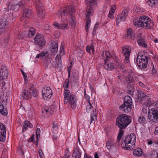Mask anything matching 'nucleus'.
Listing matches in <instances>:
<instances>
[{
	"label": "nucleus",
	"instance_id": "obj_27",
	"mask_svg": "<svg viewBox=\"0 0 158 158\" xmlns=\"http://www.w3.org/2000/svg\"><path fill=\"white\" fill-rule=\"evenodd\" d=\"M104 64L103 65L104 68L107 70H112L114 69V64L113 63H109L106 61L104 62Z\"/></svg>",
	"mask_w": 158,
	"mask_h": 158
},
{
	"label": "nucleus",
	"instance_id": "obj_14",
	"mask_svg": "<svg viewBox=\"0 0 158 158\" xmlns=\"http://www.w3.org/2000/svg\"><path fill=\"white\" fill-rule=\"evenodd\" d=\"M137 41L139 45L145 48H147V44L145 42L144 36L142 33L138 34Z\"/></svg>",
	"mask_w": 158,
	"mask_h": 158
},
{
	"label": "nucleus",
	"instance_id": "obj_31",
	"mask_svg": "<svg viewBox=\"0 0 158 158\" xmlns=\"http://www.w3.org/2000/svg\"><path fill=\"white\" fill-rule=\"evenodd\" d=\"M143 153L142 149L140 148L135 149L133 152V155L135 156H140Z\"/></svg>",
	"mask_w": 158,
	"mask_h": 158
},
{
	"label": "nucleus",
	"instance_id": "obj_49",
	"mask_svg": "<svg viewBox=\"0 0 158 158\" xmlns=\"http://www.w3.org/2000/svg\"><path fill=\"white\" fill-rule=\"evenodd\" d=\"M69 80L68 79H66L64 85V87L65 89H66L69 85Z\"/></svg>",
	"mask_w": 158,
	"mask_h": 158
},
{
	"label": "nucleus",
	"instance_id": "obj_1",
	"mask_svg": "<svg viewBox=\"0 0 158 158\" xmlns=\"http://www.w3.org/2000/svg\"><path fill=\"white\" fill-rule=\"evenodd\" d=\"M133 23L134 25L137 27H142L146 29H150L153 26V23L149 17L146 15L140 16L139 18L135 19Z\"/></svg>",
	"mask_w": 158,
	"mask_h": 158
},
{
	"label": "nucleus",
	"instance_id": "obj_43",
	"mask_svg": "<svg viewBox=\"0 0 158 158\" xmlns=\"http://www.w3.org/2000/svg\"><path fill=\"white\" fill-rule=\"evenodd\" d=\"M5 126L2 123H0V132L6 131Z\"/></svg>",
	"mask_w": 158,
	"mask_h": 158
},
{
	"label": "nucleus",
	"instance_id": "obj_52",
	"mask_svg": "<svg viewBox=\"0 0 158 158\" xmlns=\"http://www.w3.org/2000/svg\"><path fill=\"white\" fill-rule=\"evenodd\" d=\"M112 145V143L110 141H108L106 142V146L107 148L109 149L111 148Z\"/></svg>",
	"mask_w": 158,
	"mask_h": 158
},
{
	"label": "nucleus",
	"instance_id": "obj_51",
	"mask_svg": "<svg viewBox=\"0 0 158 158\" xmlns=\"http://www.w3.org/2000/svg\"><path fill=\"white\" fill-rule=\"evenodd\" d=\"M114 12L112 10H110L109 11V14L108 15V17L109 18L113 19H114L113 14Z\"/></svg>",
	"mask_w": 158,
	"mask_h": 158
},
{
	"label": "nucleus",
	"instance_id": "obj_56",
	"mask_svg": "<svg viewBox=\"0 0 158 158\" xmlns=\"http://www.w3.org/2000/svg\"><path fill=\"white\" fill-rule=\"evenodd\" d=\"M153 143H154L155 144H157L158 145V140L155 141H154L153 142L151 140L149 141L148 142V143L149 145H150Z\"/></svg>",
	"mask_w": 158,
	"mask_h": 158
},
{
	"label": "nucleus",
	"instance_id": "obj_34",
	"mask_svg": "<svg viewBox=\"0 0 158 158\" xmlns=\"http://www.w3.org/2000/svg\"><path fill=\"white\" fill-rule=\"evenodd\" d=\"M124 103L132 105V102L131 98L129 96H126L124 99Z\"/></svg>",
	"mask_w": 158,
	"mask_h": 158
},
{
	"label": "nucleus",
	"instance_id": "obj_38",
	"mask_svg": "<svg viewBox=\"0 0 158 158\" xmlns=\"http://www.w3.org/2000/svg\"><path fill=\"white\" fill-rule=\"evenodd\" d=\"M6 131L0 132V141H4L6 139Z\"/></svg>",
	"mask_w": 158,
	"mask_h": 158
},
{
	"label": "nucleus",
	"instance_id": "obj_64",
	"mask_svg": "<svg viewBox=\"0 0 158 158\" xmlns=\"http://www.w3.org/2000/svg\"><path fill=\"white\" fill-rule=\"evenodd\" d=\"M154 133L156 135H157V133H158V127H156Z\"/></svg>",
	"mask_w": 158,
	"mask_h": 158
},
{
	"label": "nucleus",
	"instance_id": "obj_11",
	"mask_svg": "<svg viewBox=\"0 0 158 158\" xmlns=\"http://www.w3.org/2000/svg\"><path fill=\"white\" fill-rule=\"evenodd\" d=\"M122 53L125 57L124 61L125 63L129 62V56L130 55L131 49V47L128 45H125L122 48Z\"/></svg>",
	"mask_w": 158,
	"mask_h": 158
},
{
	"label": "nucleus",
	"instance_id": "obj_44",
	"mask_svg": "<svg viewBox=\"0 0 158 158\" xmlns=\"http://www.w3.org/2000/svg\"><path fill=\"white\" fill-rule=\"evenodd\" d=\"M52 130L54 132H55V130L57 131L58 130L57 123L56 122H55L53 123L52 126Z\"/></svg>",
	"mask_w": 158,
	"mask_h": 158
},
{
	"label": "nucleus",
	"instance_id": "obj_25",
	"mask_svg": "<svg viewBox=\"0 0 158 158\" xmlns=\"http://www.w3.org/2000/svg\"><path fill=\"white\" fill-rule=\"evenodd\" d=\"M51 49V51L54 53V54H56L58 50V43L55 41L52 42Z\"/></svg>",
	"mask_w": 158,
	"mask_h": 158
},
{
	"label": "nucleus",
	"instance_id": "obj_62",
	"mask_svg": "<svg viewBox=\"0 0 158 158\" xmlns=\"http://www.w3.org/2000/svg\"><path fill=\"white\" fill-rule=\"evenodd\" d=\"M139 85L140 86L142 87H143L145 86L144 84L142 83V82H139Z\"/></svg>",
	"mask_w": 158,
	"mask_h": 158
},
{
	"label": "nucleus",
	"instance_id": "obj_28",
	"mask_svg": "<svg viewBox=\"0 0 158 158\" xmlns=\"http://www.w3.org/2000/svg\"><path fill=\"white\" fill-rule=\"evenodd\" d=\"M35 29L34 28L32 27H30L29 29L26 32V35L29 37H32L35 35Z\"/></svg>",
	"mask_w": 158,
	"mask_h": 158
},
{
	"label": "nucleus",
	"instance_id": "obj_26",
	"mask_svg": "<svg viewBox=\"0 0 158 158\" xmlns=\"http://www.w3.org/2000/svg\"><path fill=\"white\" fill-rule=\"evenodd\" d=\"M126 37L132 40L134 39L135 36L132 29L131 28L127 29V34Z\"/></svg>",
	"mask_w": 158,
	"mask_h": 158
},
{
	"label": "nucleus",
	"instance_id": "obj_45",
	"mask_svg": "<svg viewBox=\"0 0 158 158\" xmlns=\"http://www.w3.org/2000/svg\"><path fill=\"white\" fill-rule=\"evenodd\" d=\"M31 95L34 97H37L38 95V91L37 89H34L32 91Z\"/></svg>",
	"mask_w": 158,
	"mask_h": 158
},
{
	"label": "nucleus",
	"instance_id": "obj_63",
	"mask_svg": "<svg viewBox=\"0 0 158 158\" xmlns=\"http://www.w3.org/2000/svg\"><path fill=\"white\" fill-rule=\"evenodd\" d=\"M97 29L95 28L94 27L93 29V31L92 33V34L93 35H94L96 33V30Z\"/></svg>",
	"mask_w": 158,
	"mask_h": 158
},
{
	"label": "nucleus",
	"instance_id": "obj_55",
	"mask_svg": "<svg viewBox=\"0 0 158 158\" xmlns=\"http://www.w3.org/2000/svg\"><path fill=\"white\" fill-rule=\"evenodd\" d=\"M151 68H152V73L154 74H155L156 72V69L155 68L154 65L153 64H152V66L151 67Z\"/></svg>",
	"mask_w": 158,
	"mask_h": 158
},
{
	"label": "nucleus",
	"instance_id": "obj_18",
	"mask_svg": "<svg viewBox=\"0 0 158 158\" xmlns=\"http://www.w3.org/2000/svg\"><path fill=\"white\" fill-rule=\"evenodd\" d=\"M22 98L25 100L30 99L31 97V94L30 92L27 89H24L22 91L21 95Z\"/></svg>",
	"mask_w": 158,
	"mask_h": 158
},
{
	"label": "nucleus",
	"instance_id": "obj_33",
	"mask_svg": "<svg viewBox=\"0 0 158 158\" xmlns=\"http://www.w3.org/2000/svg\"><path fill=\"white\" fill-rule=\"evenodd\" d=\"M93 45V44L92 43L90 46L88 45L86 47V50L87 52L89 53H90L92 52L93 54H94V49Z\"/></svg>",
	"mask_w": 158,
	"mask_h": 158
},
{
	"label": "nucleus",
	"instance_id": "obj_57",
	"mask_svg": "<svg viewBox=\"0 0 158 158\" xmlns=\"http://www.w3.org/2000/svg\"><path fill=\"white\" fill-rule=\"evenodd\" d=\"M21 72L23 74V75L24 77V78L25 80H26V79L27 78V76L26 74V73L24 72L23 70H21Z\"/></svg>",
	"mask_w": 158,
	"mask_h": 158
},
{
	"label": "nucleus",
	"instance_id": "obj_20",
	"mask_svg": "<svg viewBox=\"0 0 158 158\" xmlns=\"http://www.w3.org/2000/svg\"><path fill=\"white\" fill-rule=\"evenodd\" d=\"M8 75V72L6 68L2 67L0 71V76L2 79H5L7 78Z\"/></svg>",
	"mask_w": 158,
	"mask_h": 158
},
{
	"label": "nucleus",
	"instance_id": "obj_13",
	"mask_svg": "<svg viewBox=\"0 0 158 158\" xmlns=\"http://www.w3.org/2000/svg\"><path fill=\"white\" fill-rule=\"evenodd\" d=\"M128 15V11L127 10H123L122 13L118 14L116 18V24L118 25L119 23L125 20Z\"/></svg>",
	"mask_w": 158,
	"mask_h": 158
},
{
	"label": "nucleus",
	"instance_id": "obj_6",
	"mask_svg": "<svg viewBox=\"0 0 158 158\" xmlns=\"http://www.w3.org/2000/svg\"><path fill=\"white\" fill-rule=\"evenodd\" d=\"M148 57L145 55H140L139 53L137 56L136 62L139 68L141 69L147 67L148 63Z\"/></svg>",
	"mask_w": 158,
	"mask_h": 158
},
{
	"label": "nucleus",
	"instance_id": "obj_48",
	"mask_svg": "<svg viewBox=\"0 0 158 158\" xmlns=\"http://www.w3.org/2000/svg\"><path fill=\"white\" fill-rule=\"evenodd\" d=\"M46 54V53L45 52L43 51L41 53L37 54L36 56V58H38L40 57H43L45 56Z\"/></svg>",
	"mask_w": 158,
	"mask_h": 158
},
{
	"label": "nucleus",
	"instance_id": "obj_40",
	"mask_svg": "<svg viewBox=\"0 0 158 158\" xmlns=\"http://www.w3.org/2000/svg\"><path fill=\"white\" fill-rule=\"evenodd\" d=\"M123 128H119V131L117 136L118 140L119 141L123 136V134L124 131L122 130Z\"/></svg>",
	"mask_w": 158,
	"mask_h": 158
},
{
	"label": "nucleus",
	"instance_id": "obj_7",
	"mask_svg": "<svg viewBox=\"0 0 158 158\" xmlns=\"http://www.w3.org/2000/svg\"><path fill=\"white\" fill-rule=\"evenodd\" d=\"M94 9L92 7L90 6H88L86 9V12L85 14L86 17L87 18L86 20V24L85 28L86 31H88V29L89 28V24L90 23L91 19L90 18V16H92L94 14Z\"/></svg>",
	"mask_w": 158,
	"mask_h": 158
},
{
	"label": "nucleus",
	"instance_id": "obj_53",
	"mask_svg": "<svg viewBox=\"0 0 158 158\" xmlns=\"http://www.w3.org/2000/svg\"><path fill=\"white\" fill-rule=\"evenodd\" d=\"M73 65V62L70 63L69 65H68L67 68V70L68 71L71 72V68Z\"/></svg>",
	"mask_w": 158,
	"mask_h": 158
},
{
	"label": "nucleus",
	"instance_id": "obj_42",
	"mask_svg": "<svg viewBox=\"0 0 158 158\" xmlns=\"http://www.w3.org/2000/svg\"><path fill=\"white\" fill-rule=\"evenodd\" d=\"M138 121L140 123H144L146 121V118L143 116L141 115L138 118Z\"/></svg>",
	"mask_w": 158,
	"mask_h": 158
},
{
	"label": "nucleus",
	"instance_id": "obj_30",
	"mask_svg": "<svg viewBox=\"0 0 158 158\" xmlns=\"http://www.w3.org/2000/svg\"><path fill=\"white\" fill-rule=\"evenodd\" d=\"M0 114L4 116H6L7 114V109L4 108L3 105L1 102H0Z\"/></svg>",
	"mask_w": 158,
	"mask_h": 158
},
{
	"label": "nucleus",
	"instance_id": "obj_15",
	"mask_svg": "<svg viewBox=\"0 0 158 158\" xmlns=\"http://www.w3.org/2000/svg\"><path fill=\"white\" fill-rule=\"evenodd\" d=\"M52 25L54 26L55 28L58 29L62 30H65L67 29L68 27V23H59L57 22H54Z\"/></svg>",
	"mask_w": 158,
	"mask_h": 158
},
{
	"label": "nucleus",
	"instance_id": "obj_50",
	"mask_svg": "<svg viewBox=\"0 0 158 158\" xmlns=\"http://www.w3.org/2000/svg\"><path fill=\"white\" fill-rule=\"evenodd\" d=\"M12 5V3L9 2H7L6 4V6H5V8L7 9L8 10H11V6Z\"/></svg>",
	"mask_w": 158,
	"mask_h": 158
},
{
	"label": "nucleus",
	"instance_id": "obj_19",
	"mask_svg": "<svg viewBox=\"0 0 158 158\" xmlns=\"http://www.w3.org/2000/svg\"><path fill=\"white\" fill-rule=\"evenodd\" d=\"M81 153L82 152L79 148V147L77 146L74 148L72 156L73 158H81Z\"/></svg>",
	"mask_w": 158,
	"mask_h": 158
},
{
	"label": "nucleus",
	"instance_id": "obj_22",
	"mask_svg": "<svg viewBox=\"0 0 158 158\" xmlns=\"http://www.w3.org/2000/svg\"><path fill=\"white\" fill-rule=\"evenodd\" d=\"M8 23L6 19H0V30L2 32L7 27Z\"/></svg>",
	"mask_w": 158,
	"mask_h": 158
},
{
	"label": "nucleus",
	"instance_id": "obj_36",
	"mask_svg": "<svg viewBox=\"0 0 158 158\" xmlns=\"http://www.w3.org/2000/svg\"><path fill=\"white\" fill-rule=\"evenodd\" d=\"M53 112V109L50 107H48L47 109L45 108L42 110L43 113L45 112L47 114H50Z\"/></svg>",
	"mask_w": 158,
	"mask_h": 158
},
{
	"label": "nucleus",
	"instance_id": "obj_46",
	"mask_svg": "<svg viewBox=\"0 0 158 158\" xmlns=\"http://www.w3.org/2000/svg\"><path fill=\"white\" fill-rule=\"evenodd\" d=\"M33 1L36 5V7L43 5L40 0H33Z\"/></svg>",
	"mask_w": 158,
	"mask_h": 158
},
{
	"label": "nucleus",
	"instance_id": "obj_4",
	"mask_svg": "<svg viewBox=\"0 0 158 158\" xmlns=\"http://www.w3.org/2000/svg\"><path fill=\"white\" fill-rule=\"evenodd\" d=\"M131 121L127 115L123 114L117 118L115 124L119 128H125L131 123Z\"/></svg>",
	"mask_w": 158,
	"mask_h": 158
},
{
	"label": "nucleus",
	"instance_id": "obj_10",
	"mask_svg": "<svg viewBox=\"0 0 158 158\" xmlns=\"http://www.w3.org/2000/svg\"><path fill=\"white\" fill-rule=\"evenodd\" d=\"M149 119L154 122H158V110L152 108L149 109L148 113Z\"/></svg>",
	"mask_w": 158,
	"mask_h": 158
},
{
	"label": "nucleus",
	"instance_id": "obj_24",
	"mask_svg": "<svg viewBox=\"0 0 158 158\" xmlns=\"http://www.w3.org/2000/svg\"><path fill=\"white\" fill-rule=\"evenodd\" d=\"M149 158H158V151L155 150L151 151L147 154Z\"/></svg>",
	"mask_w": 158,
	"mask_h": 158
},
{
	"label": "nucleus",
	"instance_id": "obj_60",
	"mask_svg": "<svg viewBox=\"0 0 158 158\" xmlns=\"http://www.w3.org/2000/svg\"><path fill=\"white\" fill-rule=\"evenodd\" d=\"M95 0H86L87 3H92L94 2Z\"/></svg>",
	"mask_w": 158,
	"mask_h": 158
},
{
	"label": "nucleus",
	"instance_id": "obj_37",
	"mask_svg": "<svg viewBox=\"0 0 158 158\" xmlns=\"http://www.w3.org/2000/svg\"><path fill=\"white\" fill-rule=\"evenodd\" d=\"M31 11L30 10L25 8L24 13L23 14V17L26 18L29 17L31 15Z\"/></svg>",
	"mask_w": 158,
	"mask_h": 158
},
{
	"label": "nucleus",
	"instance_id": "obj_12",
	"mask_svg": "<svg viewBox=\"0 0 158 158\" xmlns=\"http://www.w3.org/2000/svg\"><path fill=\"white\" fill-rule=\"evenodd\" d=\"M42 96L44 99L48 100L52 97V90L49 87H44L42 90Z\"/></svg>",
	"mask_w": 158,
	"mask_h": 158
},
{
	"label": "nucleus",
	"instance_id": "obj_29",
	"mask_svg": "<svg viewBox=\"0 0 158 158\" xmlns=\"http://www.w3.org/2000/svg\"><path fill=\"white\" fill-rule=\"evenodd\" d=\"M24 123L23 128L22 131L23 132L27 130V127H29L30 128L33 127V125L28 121H25L24 122Z\"/></svg>",
	"mask_w": 158,
	"mask_h": 158
},
{
	"label": "nucleus",
	"instance_id": "obj_35",
	"mask_svg": "<svg viewBox=\"0 0 158 158\" xmlns=\"http://www.w3.org/2000/svg\"><path fill=\"white\" fill-rule=\"evenodd\" d=\"M158 0H148L147 3L151 7L156 6L157 5Z\"/></svg>",
	"mask_w": 158,
	"mask_h": 158
},
{
	"label": "nucleus",
	"instance_id": "obj_54",
	"mask_svg": "<svg viewBox=\"0 0 158 158\" xmlns=\"http://www.w3.org/2000/svg\"><path fill=\"white\" fill-rule=\"evenodd\" d=\"M35 135H32L31 137L28 139L27 141L28 142H32L34 140Z\"/></svg>",
	"mask_w": 158,
	"mask_h": 158
},
{
	"label": "nucleus",
	"instance_id": "obj_8",
	"mask_svg": "<svg viewBox=\"0 0 158 158\" xmlns=\"http://www.w3.org/2000/svg\"><path fill=\"white\" fill-rule=\"evenodd\" d=\"M89 104L87 105L86 107V111L91 114L90 124L92 123H94L95 121L97 120V115L96 111L94 112L93 107L91 103H88Z\"/></svg>",
	"mask_w": 158,
	"mask_h": 158
},
{
	"label": "nucleus",
	"instance_id": "obj_32",
	"mask_svg": "<svg viewBox=\"0 0 158 158\" xmlns=\"http://www.w3.org/2000/svg\"><path fill=\"white\" fill-rule=\"evenodd\" d=\"M144 99L146 100L145 102V105L146 106L149 107L154 104V101L153 100L152 101L151 98L148 96H147V98H145Z\"/></svg>",
	"mask_w": 158,
	"mask_h": 158
},
{
	"label": "nucleus",
	"instance_id": "obj_58",
	"mask_svg": "<svg viewBox=\"0 0 158 158\" xmlns=\"http://www.w3.org/2000/svg\"><path fill=\"white\" fill-rule=\"evenodd\" d=\"M70 156L69 153L68 152H67L64 154V156H63V158H69Z\"/></svg>",
	"mask_w": 158,
	"mask_h": 158
},
{
	"label": "nucleus",
	"instance_id": "obj_59",
	"mask_svg": "<svg viewBox=\"0 0 158 158\" xmlns=\"http://www.w3.org/2000/svg\"><path fill=\"white\" fill-rule=\"evenodd\" d=\"M116 8V6L115 5H113L111 6V9L110 10H112L113 11L115 12V10Z\"/></svg>",
	"mask_w": 158,
	"mask_h": 158
},
{
	"label": "nucleus",
	"instance_id": "obj_21",
	"mask_svg": "<svg viewBox=\"0 0 158 158\" xmlns=\"http://www.w3.org/2000/svg\"><path fill=\"white\" fill-rule=\"evenodd\" d=\"M111 56V54L109 52L104 51L102 53L101 59H103L104 62H105L108 60L109 58H110Z\"/></svg>",
	"mask_w": 158,
	"mask_h": 158
},
{
	"label": "nucleus",
	"instance_id": "obj_41",
	"mask_svg": "<svg viewBox=\"0 0 158 158\" xmlns=\"http://www.w3.org/2000/svg\"><path fill=\"white\" fill-rule=\"evenodd\" d=\"M126 79L127 82L128 83H132L131 85H133V83L135 81V80L133 77L130 76L127 78Z\"/></svg>",
	"mask_w": 158,
	"mask_h": 158
},
{
	"label": "nucleus",
	"instance_id": "obj_9",
	"mask_svg": "<svg viewBox=\"0 0 158 158\" xmlns=\"http://www.w3.org/2000/svg\"><path fill=\"white\" fill-rule=\"evenodd\" d=\"M34 40L35 44L40 48H42L46 44V42L43 36L40 34H37Z\"/></svg>",
	"mask_w": 158,
	"mask_h": 158
},
{
	"label": "nucleus",
	"instance_id": "obj_23",
	"mask_svg": "<svg viewBox=\"0 0 158 158\" xmlns=\"http://www.w3.org/2000/svg\"><path fill=\"white\" fill-rule=\"evenodd\" d=\"M36 11L37 12V15L39 17H42L44 15V7L43 5L37 6L36 7Z\"/></svg>",
	"mask_w": 158,
	"mask_h": 158
},
{
	"label": "nucleus",
	"instance_id": "obj_3",
	"mask_svg": "<svg viewBox=\"0 0 158 158\" xmlns=\"http://www.w3.org/2000/svg\"><path fill=\"white\" fill-rule=\"evenodd\" d=\"M64 102L65 104L69 103L73 109H75L77 106L76 100L74 95L71 94L70 91L65 89L64 91Z\"/></svg>",
	"mask_w": 158,
	"mask_h": 158
},
{
	"label": "nucleus",
	"instance_id": "obj_16",
	"mask_svg": "<svg viewBox=\"0 0 158 158\" xmlns=\"http://www.w3.org/2000/svg\"><path fill=\"white\" fill-rule=\"evenodd\" d=\"M131 106L130 104H126L123 103L119 106V108L122 111H124L125 113H127L131 111Z\"/></svg>",
	"mask_w": 158,
	"mask_h": 158
},
{
	"label": "nucleus",
	"instance_id": "obj_61",
	"mask_svg": "<svg viewBox=\"0 0 158 158\" xmlns=\"http://www.w3.org/2000/svg\"><path fill=\"white\" fill-rule=\"evenodd\" d=\"M39 155L40 157H42V155H43L42 150L41 149H39L38 151Z\"/></svg>",
	"mask_w": 158,
	"mask_h": 158
},
{
	"label": "nucleus",
	"instance_id": "obj_17",
	"mask_svg": "<svg viewBox=\"0 0 158 158\" xmlns=\"http://www.w3.org/2000/svg\"><path fill=\"white\" fill-rule=\"evenodd\" d=\"M137 95L138 98L137 99V102H141L145 98H147V95L141 90H138L137 92Z\"/></svg>",
	"mask_w": 158,
	"mask_h": 158
},
{
	"label": "nucleus",
	"instance_id": "obj_2",
	"mask_svg": "<svg viewBox=\"0 0 158 158\" xmlns=\"http://www.w3.org/2000/svg\"><path fill=\"white\" fill-rule=\"evenodd\" d=\"M136 140V136L134 133H131L127 136L125 139L122 140L121 145L122 148L127 150H132L135 148Z\"/></svg>",
	"mask_w": 158,
	"mask_h": 158
},
{
	"label": "nucleus",
	"instance_id": "obj_47",
	"mask_svg": "<svg viewBox=\"0 0 158 158\" xmlns=\"http://www.w3.org/2000/svg\"><path fill=\"white\" fill-rule=\"evenodd\" d=\"M84 93V97L86 100L87 101L88 103H91L90 101V97L87 94H86L85 89Z\"/></svg>",
	"mask_w": 158,
	"mask_h": 158
},
{
	"label": "nucleus",
	"instance_id": "obj_39",
	"mask_svg": "<svg viewBox=\"0 0 158 158\" xmlns=\"http://www.w3.org/2000/svg\"><path fill=\"white\" fill-rule=\"evenodd\" d=\"M40 130L39 128H37L36 132V145H37V143L38 139L40 136Z\"/></svg>",
	"mask_w": 158,
	"mask_h": 158
},
{
	"label": "nucleus",
	"instance_id": "obj_5",
	"mask_svg": "<svg viewBox=\"0 0 158 158\" xmlns=\"http://www.w3.org/2000/svg\"><path fill=\"white\" fill-rule=\"evenodd\" d=\"M75 10L74 7L72 6H69L66 7L64 10L59 11L58 13L60 14L61 17L68 15L69 14H71L72 19L70 21V23L71 27H75L76 23L75 22L73 17L72 14L75 12Z\"/></svg>",
	"mask_w": 158,
	"mask_h": 158
}]
</instances>
